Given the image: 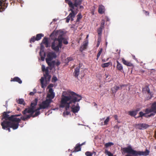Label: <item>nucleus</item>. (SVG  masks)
Listing matches in <instances>:
<instances>
[{"label": "nucleus", "instance_id": "19", "mask_svg": "<svg viewBox=\"0 0 156 156\" xmlns=\"http://www.w3.org/2000/svg\"><path fill=\"white\" fill-rule=\"evenodd\" d=\"M80 67L79 66L76 67L74 70V72L73 73L74 76L76 78H78V76L79 74Z\"/></svg>", "mask_w": 156, "mask_h": 156}, {"label": "nucleus", "instance_id": "17", "mask_svg": "<svg viewBox=\"0 0 156 156\" xmlns=\"http://www.w3.org/2000/svg\"><path fill=\"white\" fill-rule=\"evenodd\" d=\"M39 107L38 108L36 109H34V112H35V113L34 115L33 114V118L37 117L40 114V112L39 110L40 109H43V108L40 104H39Z\"/></svg>", "mask_w": 156, "mask_h": 156}, {"label": "nucleus", "instance_id": "7", "mask_svg": "<svg viewBox=\"0 0 156 156\" xmlns=\"http://www.w3.org/2000/svg\"><path fill=\"white\" fill-rule=\"evenodd\" d=\"M142 92L144 93L148 94L147 99H151L153 97V94L150 91V89L148 86H146L142 89Z\"/></svg>", "mask_w": 156, "mask_h": 156}, {"label": "nucleus", "instance_id": "27", "mask_svg": "<svg viewBox=\"0 0 156 156\" xmlns=\"http://www.w3.org/2000/svg\"><path fill=\"white\" fill-rule=\"evenodd\" d=\"M58 35V36H61L63 38L62 42L64 44H67L68 43L67 40L63 37V34L62 33L59 32V34Z\"/></svg>", "mask_w": 156, "mask_h": 156}, {"label": "nucleus", "instance_id": "6", "mask_svg": "<svg viewBox=\"0 0 156 156\" xmlns=\"http://www.w3.org/2000/svg\"><path fill=\"white\" fill-rule=\"evenodd\" d=\"M37 100L36 99L33 102L31 103L30 107L26 108L22 112V113L25 115L27 113H31L33 115L34 112V109L37 105Z\"/></svg>", "mask_w": 156, "mask_h": 156}, {"label": "nucleus", "instance_id": "55", "mask_svg": "<svg viewBox=\"0 0 156 156\" xmlns=\"http://www.w3.org/2000/svg\"><path fill=\"white\" fill-rule=\"evenodd\" d=\"M114 118L115 119V120L118 119V116L117 115H115L114 116Z\"/></svg>", "mask_w": 156, "mask_h": 156}, {"label": "nucleus", "instance_id": "5", "mask_svg": "<svg viewBox=\"0 0 156 156\" xmlns=\"http://www.w3.org/2000/svg\"><path fill=\"white\" fill-rule=\"evenodd\" d=\"M83 0H65L66 3L69 5L70 9H72L75 11V7L77 8L78 5L81 4Z\"/></svg>", "mask_w": 156, "mask_h": 156}, {"label": "nucleus", "instance_id": "31", "mask_svg": "<svg viewBox=\"0 0 156 156\" xmlns=\"http://www.w3.org/2000/svg\"><path fill=\"white\" fill-rule=\"evenodd\" d=\"M50 69V68L49 67H47L46 68L45 66L44 65H42L41 69H42V71L43 72H45V73L46 72L47 70L49 71L48 69Z\"/></svg>", "mask_w": 156, "mask_h": 156}, {"label": "nucleus", "instance_id": "8", "mask_svg": "<svg viewBox=\"0 0 156 156\" xmlns=\"http://www.w3.org/2000/svg\"><path fill=\"white\" fill-rule=\"evenodd\" d=\"M69 11H71V12L70 13L68 16L66 18V23H69L70 20L71 21H72L73 20V18L75 17V15L76 14V12L75 13L74 11L72 9L69 10Z\"/></svg>", "mask_w": 156, "mask_h": 156}, {"label": "nucleus", "instance_id": "62", "mask_svg": "<svg viewBox=\"0 0 156 156\" xmlns=\"http://www.w3.org/2000/svg\"><path fill=\"white\" fill-rule=\"evenodd\" d=\"M84 144H85V142H83V143H82L81 144H80V147L81 146H82V145H83Z\"/></svg>", "mask_w": 156, "mask_h": 156}, {"label": "nucleus", "instance_id": "18", "mask_svg": "<svg viewBox=\"0 0 156 156\" xmlns=\"http://www.w3.org/2000/svg\"><path fill=\"white\" fill-rule=\"evenodd\" d=\"M117 65L116 66L117 69L120 71L121 72H123V67L122 65L118 61H116Z\"/></svg>", "mask_w": 156, "mask_h": 156}, {"label": "nucleus", "instance_id": "61", "mask_svg": "<svg viewBox=\"0 0 156 156\" xmlns=\"http://www.w3.org/2000/svg\"><path fill=\"white\" fill-rule=\"evenodd\" d=\"M80 9H83V6L82 5H80Z\"/></svg>", "mask_w": 156, "mask_h": 156}, {"label": "nucleus", "instance_id": "33", "mask_svg": "<svg viewBox=\"0 0 156 156\" xmlns=\"http://www.w3.org/2000/svg\"><path fill=\"white\" fill-rule=\"evenodd\" d=\"M153 110V112L156 113V102H154L152 105L151 107Z\"/></svg>", "mask_w": 156, "mask_h": 156}, {"label": "nucleus", "instance_id": "57", "mask_svg": "<svg viewBox=\"0 0 156 156\" xmlns=\"http://www.w3.org/2000/svg\"><path fill=\"white\" fill-rule=\"evenodd\" d=\"M21 115V114H18V115H14L15 116V117H17V116H20Z\"/></svg>", "mask_w": 156, "mask_h": 156}, {"label": "nucleus", "instance_id": "60", "mask_svg": "<svg viewBox=\"0 0 156 156\" xmlns=\"http://www.w3.org/2000/svg\"><path fill=\"white\" fill-rule=\"evenodd\" d=\"M154 137L156 139V131L155 132Z\"/></svg>", "mask_w": 156, "mask_h": 156}, {"label": "nucleus", "instance_id": "48", "mask_svg": "<svg viewBox=\"0 0 156 156\" xmlns=\"http://www.w3.org/2000/svg\"><path fill=\"white\" fill-rule=\"evenodd\" d=\"M139 114L140 115L138 116V117H142L143 116H144L145 114V113H144L142 112H140Z\"/></svg>", "mask_w": 156, "mask_h": 156}, {"label": "nucleus", "instance_id": "15", "mask_svg": "<svg viewBox=\"0 0 156 156\" xmlns=\"http://www.w3.org/2000/svg\"><path fill=\"white\" fill-rule=\"evenodd\" d=\"M72 112L74 113L77 112L80 110V107L79 105V104L77 103L76 106L73 105L71 107Z\"/></svg>", "mask_w": 156, "mask_h": 156}, {"label": "nucleus", "instance_id": "40", "mask_svg": "<svg viewBox=\"0 0 156 156\" xmlns=\"http://www.w3.org/2000/svg\"><path fill=\"white\" fill-rule=\"evenodd\" d=\"M103 49L102 48H101L100 50L99 51V52L98 53L97 55V57L96 59L97 60H98L99 58V57L100 55L101 54L102 52Z\"/></svg>", "mask_w": 156, "mask_h": 156}, {"label": "nucleus", "instance_id": "3", "mask_svg": "<svg viewBox=\"0 0 156 156\" xmlns=\"http://www.w3.org/2000/svg\"><path fill=\"white\" fill-rule=\"evenodd\" d=\"M1 125L3 129H5L6 128L10 127L15 130L17 129L18 127L19 124L18 123L10 122L8 120H4L2 122Z\"/></svg>", "mask_w": 156, "mask_h": 156}, {"label": "nucleus", "instance_id": "43", "mask_svg": "<svg viewBox=\"0 0 156 156\" xmlns=\"http://www.w3.org/2000/svg\"><path fill=\"white\" fill-rule=\"evenodd\" d=\"M85 154L86 156H92L93 153L90 151H87Z\"/></svg>", "mask_w": 156, "mask_h": 156}, {"label": "nucleus", "instance_id": "50", "mask_svg": "<svg viewBox=\"0 0 156 156\" xmlns=\"http://www.w3.org/2000/svg\"><path fill=\"white\" fill-rule=\"evenodd\" d=\"M53 84H50L48 87V88L52 87H53Z\"/></svg>", "mask_w": 156, "mask_h": 156}, {"label": "nucleus", "instance_id": "37", "mask_svg": "<svg viewBox=\"0 0 156 156\" xmlns=\"http://www.w3.org/2000/svg\"><path fill=\"white\" fill-rule=\"evenodd\" d=\"M103 29L100 27L98 29L97 32L99 36H101V35L102 34Z\"/></svg>", "mask_w": 156, "mask_h": 156}, {"label": "nucleus", "instance_id": "34", "mask_svg": "<svg viewBox=\"0 0 156 156\" xmlns=\"http://www.w3.org/2000/svg\"><path fill=\"white\" fill-rule=\"evenodd\" d=\"M77 18L76 20V22H79L80 19H81L82 18V16L81 15V14L80 13H79L78 15L77 16Z\"/></svg>", "mask_w": 156, "mask_h": 156}, {"label": "nucleus", "instance_id": "2", "mask_svg": "<svg viewBox=\"0 0 156 156\" xmlns=\"http://www.w3.org/2000/svg\"><path fill=\"white\" fill-rule=\"evenodd\" d=\"M59 31H54L50 35V37L53 41L51 44L52 49L57 52L59 51V48L62 46L63 38L61 36H58Z\"/></svg>", "mask_w": 156, "mask_h": 156}, {"label": "nucleus", "instance_id": "32", "mask_svg": "<svg viewBox=\"0 0 156 156\" xmlns=\"http://www.w3.org/2000/svg\"><path fill=\"white\" fill-rule=\"evenodd\" d=\"M44 36V35L42 34H37L36 36L35 37L37 41H38L40 40L42 37Z\"/></svg>", "mask_w": 156, "mask_h": 156}, {"label": "nucleus", "instance_id": "24", "mask_svg": "<svg viewBox=\"0 0 156 156\" xmlns=\"http://www.w3.org/2000/svg\"><path fill=\"white\" fill-rule=\"evenodd\" d=\"M10 81L11 82H17L20 84H21L22 83V81L18 77H15L13 78H12Z\"/></svg>", "mask_w": 156, "mask_h": 156}, {"label": "nucleus", "instance_id": "23", "mask_svg": "<svg viewBox=\"0 0 156 156\" xmlns=\"http://www.w3.org/2000/svg\"><path fill=\"white\" fill-rule=\"evenodd\" d=\"M81 148L80 145V144H77L76 145V146L74 147V150L73 151H72V150H71V151L72 153H73L80 151H81Z\"/></svg>", "mask_w": 156, "mask_h": 156}, {"label": "nucleus", "instance_id": "1", "mask_svg": "<svg viewBox=\"0 0 156 156\" xmlns=\"http://www.w3.org/2000/svg\"><path fill=\"white\" fill-rule=\"evenodd\" d=\"M82 99V97L73 91L64 92L62 96L61 101L60 107L62 108L66 106V110L69 108L70 105L75 103Z\"/></svg>", "mask_w": 156, "mask_h": 156}, {"label": "nucleus", "instance_id": "29", "mask_svg": "<svg viewBox=\"0 0 156 156\" xmlns=\"http://www.w3.org/2000/svg\"><path fill=\"white\" fill-rule=\"evenodd\" d=\"M16 102L18 104L20 105H26V103L24 100L22 98H19L18 99H16Z\"/></svg>", "mask_w": 156, "mask_h": 156}, {"label": "nucleus", "instance_id": "51", "mask_svg": "<svg viewBox=\"0 0 156 156\" xmlns=\"http://www.w3.org/2000/svg\"><path fill=\"white\" fill-rule=\"evenodd\" d=\"M100 43V40H99V39H98V43L97 45V47H98Z\"/></svg>", "mask_w": 156, "mask_h": 156}, {"label": "nucleus", "instance_id": "52", "mask_svg": "<svg viewBox=\"0 0 156 156\" xmlns=\"http://www.w3.org/2000/svg\"><path fill=\"white\" fill-rule=\"evenodd\" d=\"M41 60L42 61H44V56H41Z\"/></svg>", "mask_w": 156, "mask_h": 156}, {"label": "nucleus", "instance_id": "64", "mask_svg": "<svg viewBox=\"0 0 156 156\" xmlns=\"http://www.w3.org/2000/svg\"><path fill=\"white\" fill-rule=\"evenodd\" d=\"M17 109L18 111H19L20 110V108H18Z\"/></svg>", "mask_w": 156, "mask_h": 156}, {"label": "nucleus", "instance_id": "12", "mask_svg": "<svg viewBox=\"0 0 156 156\" xmlns=\"http://www.w3.org/2000/svg\"><path fill=\"white\" fill-rule=\"evenodd\" d=\"M56 57V54L55 52H49L47 55V58H46V61H51L53 58H55Z\"/></svg>", "mask_w": 156, "mask_h": 156}, {"label": "nucleus", "instance_id": "45", "mask_svg": "<svg viewBox=\"0 0 156 156\" xmlns=\"http://www.w3.org/2000/svg\"><path fill=\"white\" fill-rule=\"evenodd\" d=\"M147 114L146 113L145 114L144 116L145 117H146L148 118L152 116H153L154 115V113H151L150 115H147Z\"/></svg>", "mask_w": 156, "mask_h": 156}, {"label": "nucleus", "instance_id": "38", "mask_svg": "<svg viewBox=\"0 0 156 156\" xmlns=\"http://www.w3.org/2000/svg\"><path fill=\"white\" fill-rule=\"evenodd\" d=\"M110 64L109 62L103 63L101 65V67L103 68H105L108 67Z\"/></svg>", "mask_w": 156, "mask_h": 156}, {"label": "nucleus", "instance_id": "9", "mask_svg": "<svg viewBox=\"0 0 156 156\" xmlns=\"http://www.w3.org/2000/svg\"><path fill=\"white\" fill-rule=\"evenodd\" d=\"M49 92L50 93L48 94L47 95V98L48 99H47V100L49 101V102H52V99H53L55 97V93L53 92V90L51 88H50L49 90Z\"/></svg>", "mask_w": 156, "mask_h": 156}, {"label": "nucleus", "instance_id": "10", "mask_svg": "<svg viewBox=\"0 0 156 156\" xmlns=\"http://www.w3.org/2000/svg\"><path fill=\"white\" fill-rule=\"evenodd\" d=\"M149 125L146 123H139L135 124V127L139 129H144L149 127Z\"/></svg>", "mask_w": 156, "mask_h": 156}, {"label": "nucleus", "instance_id": "13", "mask_svg": "<svg viewBox=\"0 0 156 156\" xmlns=\"http://www.w3.org/2000/svg\"><path fill=\"white\" fill-rule=\"evenodd\" d=\"M126 85L125 84H122V85H120V87L115 86L111 89V91H112V94H115L117 90L120 89H121L122 87H124Z\"/></svg>", "mask_w": 156, "mask_h": 156}, {"label": "nucleus", "instance_id": "21", "mask_svg": "<svg viewBox=\"0 0 156 156\" xmlns=\"http://www.w3.org/2000/svg\"><path fill=\"white\" fill-rule=\"evenodd\" d=\"M51 61L48 60L47 61H46L48 66L50 67V70L52 69L55 65V61Z\"/></svg>", "mask_w": 156, "mask_h": 156}, {"label": "nucleus", "instance_id": "22", "mask_svg": "<svg viewBox=\"0 0 156 156\" xmlns=\"http://www.w3.org/2000/svg\"><path fill=\"white\" fill-rule=\"evenodd\" d=\"M42 43L44 44L46 48H48L49 47V43L48 42V38L46 37H44L42 41Z\"/></svg>", "mask_w": 156, "mask_h": 156}, {"label": "nucleus", "instance_id": "25", "mask_svg": "<svg viewBox=\"0 0 156 156\" xmlns=\"http://www.w3.org/2000/svg\"><path fill=\"white\" fill-rule=\"evenodd\" d=\"M98 12L101 14H102L105 11V7L102 5H100L98 7Z\"/></svg>", "mask_w": 156, "mask_h": 156}, {"label": "nucleus", "instance_id": "28", "mask_svg": "<svg viewBox=\"0 0 156 156\" xmlns=\"http://www.w3.org/2000/svg\"><path fill=\"white\" fill-rule=\"evenodd\" d=\"M88 45L87 43H85L83 45L81 46L80 48V50L81 52L85 50L87 48V46Z\"/></svg>", "mask_w": 156, "mask_h": 156}, {"label": "nucleus", "instance_id": "11", "mask_svg": "<svg viewBox=\"0 0 156 156\" xmlns=\"http://www.w3.org/2000/svg\"><path fill=\"white\" fill-rule=\"evenodd\" d=\"M49 101L46 99L45 101H43L42 103L40 104L43 109L48 108L50 106L51 103Z\"/></svg>", "mask_w": 156, "mask_h": 156}, {"label": "nucleus", "instance_id": "30", "mask_svg": "<svg viewBox=\"0 0 156 156\" xmlns=\"http://www.w3.org/2000/svg\"><path fill=\"white\" fill-rule=\"evenodd\" d=\"M6 112H4L3 113V118L5 119V120H8L9 121V118L10 116H9Z\"/></svg>", "mask_w": 156, "mask_h": 156}, {"label": "nucleus", "instance_id": "59", "mask_svg": "<svg viewBox=\"0 0 156 156\" xmlns=\"http://www.w3.org/2000/svg\"><path fill=\"white\" fill-rule=\"evenodd\" d=\"M69 113H70V112H68V111H66V115H69Z\"/></svg>", "mask_w": 156, "mask_h": 156}, {"label": "nucleus", "instance_id": "46", "mask_svg": "<svg viewBox=\"0 0 156 156\" xmlns=\"http://www.w3.org/2000/svg\"><path fill=\"white\" fill-rule=\"evenodd\" d=\"M57 80V78L56 76H54L52 79V82H55Z\"/></svg>", "mask_w": 156, "mask_h": 156}, {"label": "nucleus", "instance_id": "63", "mask_svg": "<svg viewBox=\"0 0 156 156\" xmlns=\"http://www.w3.org/2000/svg\"><path fill=\"white\" fill-rule=\"evenodd\" d=\"M14 1H12V2H11L10 4L11 5H12V3H14Z\"/></svg>", "mask_w": 156, "mask_h": 156}, {"label": "nucleus", "instance_id": "36", "mask_svg": "<svg viewBox=\"0 0 156 156\" xmlns=\"http://www.w3.org/2000/svg\"><path fill=\"white\" fill-rule=\"evenodd\" d=\"M113 145H114L113 143L112 142H109L106 143V144H105V147L107 148V147H110L111 146Z\"/></svg>", "mask_w": 156, "mask_h": 156}, {"label": "nucleus", "instance_id": "35", "mask_svg": "<svg viewBox=\"0 0 156 156\" xmlns=\"http://www.w3.org/2000/svg\"><path fill=\"white\" fill-rule=\"evenodd\" d=\"M129 114L132 116H135L136 114V112L135 111H129Z\"/></svg>", "mask_w": 156, "mask_h": 156}, {"label": "nucleus", "instance_id": "26", "mask_svg": "<svg viewBox=\"0 0 156 156\" xmlns=\"http://www.w3.org/2000/svg\"><path fill=\"white\" fill-rule=\"evenodd\" d=\"M30 114V115H27V116H22L21 118V119H22L23 121H25L26 120L29 119L31 117H33V115L31 113Z\"/></svg>", "mask_w": 156, "mask_h": 156}, {"label": "nucleus", "instance_id": "20", "mask_svg": "<svg viewBox=\"0 0 156 156\" xmlns=\"http://www.w3.org/2000/svg\"><path fill=\"white\" fill-rule=\"evenodd\" d=\"M122 62L125 65L129 66H132L133 65L132 63L126 60L123 58H122Z\"/></svg>", "mask_w": 156, "mask_h": 156}, {"label": "nucleus", "instance_id": "58", "mask_svg": "<svg viewBox=\"0 0 156 156\" xmlns=\"http://www.w3.org/2000/svg\"><path fill=\"white\" fill-rule=\"evenodd\" d=\"M10 127H8L7 128H6V129H7L8 130V131L10 132Z\"/></svg>", "mask_w": 156, "mask_h": 156}, {"label": "nucleus", "instance_id": "53", "mask_svg": "<svg viewBox=\"0 0 156 156\" xmlns=\"http://www.w3.org/2000/svg\"><path fill=\"white\" fill-rule=\"evenodd\" d=\"M60 62H57L56 63H55V64L57 66H59L60 64Z\"/></svg>", "mask_w": 156, "mask_h": 156}, {"label": "nucleus", "instance_id": "47", "mask_svg": "<svg viewBox=\"0 0 156 156\" xmlns=\"http://www.w3.org/2000/svg\"><path fill=\"white\" fill-rule=\"evenodd\" d=\"M105 24V21H103L102 22H101V23L100 28H101L103 29L104 28Z\"/></svg>", "mask_w": 156, "mask_h": 156}, {"label": "nucleus", "instance_id": "39", "mask_svg": "<svg viewBox=\"0 0 156 156\" xmlns=\"http://www.w3.org/2000/svg\"><path fill=\"white\" fill-rule=\"evenodd\" d=\"M153 111L151 108H148L145 109V112L147 114H148L152 112H153Z\"/></svg>", "mask_w": 156, "mask_h": 156}, {"label": "nucleus", "instance_id": "56", "mask_svg": "<svg viewBox=\"0 0 156 156\" xmlns=\"http://www.w3.org/2000/svg\"><path fill=\"white\" fill-rule=\"evenodd\" d=\"M105 78L106 79H107L110 76L108 74H105Z\"/></svg>", "mask_w": 156, "mask_h": 156}, {"label": "nucleus", "instance_id": "44", "mask_svg": "<svg viewBox=\"0 0 156 156\" xmlns=\"http://www.w3.org/2000/svg\"><path fill=\"white\" fill-rule=\"evenodd\" d=\"M105 153L107 154L108 156H113V154L110 151H108L106 150L105 151Z\"/></svg>", "mask_w": 156, "mask_h": 156}, {"label": "nucleus", "instance_id": "14", "mask_svg": "<svg viewBox=\"0 0 156 156\" xmlns=\"http://www.w3.org/2000/svg\"><path fill=\"white\" fill-rule=\"evenodd\" d=\"M14 115H12L9 118V121L10 122H16V123H19L20 122L21 119L19 118L15 117Z\"/></svg>", "mask_w": 156, "mask_h": 156}, {"label": "nucleus", "instance_id": "42", "mask_svg": "<svg viewBox=\"0 0 156 156\" xmlns=\"http://www.w3.org/2000/svg\"><path fill=\"white\" fill-rule=\"evenodd\" d=\"M109 117L108 116L107 117V118L104 122V125H107L108 124V122L109 121Z\"/></svg>", "mask_w": 156, "mask_h": 156}, {"label": "nucleus", "instance_id": "41", "mask_svg": "<svg viewBox=\"0 0 156 156\" xmlns=\"http://www.w3.org/2000/svg\"><path fill=\"white\" fill-rule=\"evenodd\" d=\"M36 41V40L35 37V36H33L30 39V43H34Z\"/></svg>", "mask_w": 156, "mask_h": 156}, {"label": "nucleus", "instance_id": "4", "mask_svg": "<svg viewBox=\"0 0 156 156\" xmlns=\"http://www.w3.org/2000/svg\"><path fill=\"white\" fill-rule=\"evenodd\" d=\"M51 76L49 74V71L47 70L46 72L44 74V77H42L40 79L41 87L45 88L47 86V83L50 81Z\"/></svg>", "mask_w": 156, "mask_h": 156}, {"label": "nucleus", "instance_id": "54", "mask_svg": "<svg viewBox=\"0 0 156 156\" xmlns=\"http://www.w3.org/2000/svg\"><path fill=\"white\" fill-rule=\"evenodd\" d=\"M35 93V92H30L29 94L30 95H34Z\"/></svg>", "mask_w": 156, "mask_h": 156}, {"label": "nucleus", "instance_id": "16", "mask_svg": "<svg viewBox=\"0 0 156 156\" xmlns=\"http://www.w3.org/2000/svg\"><path fill=\"white\" fill-rule=\"evenodd\" d=\"M8 3H3L0 0V12L3 11L7 7Z\"/></svg>", "mask_w": 156, "mask_h": 156}, {"label": "nucleus", "instance_id": "49", "mask_svg": "<svg viewBox=\"0 0 156 156\" xmlns=\"http://www.w3.org/2000/svg\"><path fill=\"white\" fill-rule=\"evenodd\" d=\"M143 12L146 15V16H148L149 15V13L148 12L146 11L145 10H143Z\"/></svg>", "mask_w": 156, "mask_h": 156}]
</instances>
